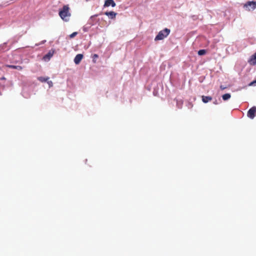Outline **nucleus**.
Returning <instances> with one entry per match:
<instances>
[{
    "instance_id": "nucleus-15",
    "label": "nucleus",
    "mask_w": 256,
    "mask_h": 256,
    "mask_svg": "<svg viewBox=\"0 0 256 256\" xmlns=\"http://www.w3.org/2000/svg\"><path fill=\"white\" fill-rule=\"evenodd\" d=\"M98 56L97 54H94L92 56V61L94 63L96 62V59L98 58Z\"/></svg>"
},
{
    "instance_id": "nucleus-20",
    "label": "nucleus",
    "mask_w": 256,
    "mask_h": 256,
    "mask_svg": "<svg viewBox=\"0 0 256 256\" xmlns=\"http://www.w3.org/2000/svg\"><path fill=\"white\" fill-rule=\"evenodd\" d=\"M0 80H5L6 78L4 77H2V78H0Z\"/></svg>"
},
{
    "instance_id": "nucleus-12",
    "label": "nucleus",
    "mask_w": 256,
    "mask_h": 256,
    "mask_svg": "<svg viewBox=\"0 0 256 256\" xmlns=\"http://www.w3.org/2000/svg\"><path fill=\"white\" fill-rule=\"evenodd\" d=\"M48 79H49L48 77L40 76V77L38 78V80L42 82H46Z\"/></svg>"
},
{
    "instance_id": "nucleus-3",
    "label": "nucleus",
    "mask_w": 256,
    "mask_h": 256,
    "mask_svg": "<svg viewBox=\"0 0 256 256\" xmlns=\"http://www.w3.org/2000/svg\"><path fill=\"white\" fill-rule=\"evenodd\" d=\"M244 7L249 11L253 10L256 8V2L248 1L244 4Z\"/></svg>"
},
{
    "instance_id": "nucleus-5",
    "label": "nucleus",
    "mask_w": 256,
    "mask_h": 256,
    "mask_svg": "<svg viewBox=\"0 0 256 256\" xmlns=\"http://www.w3.org/2000/svg\"><path fill=\"white\" fill-rule=\"evenodd\" d=\"M54 52V50H50L47 54L44 56L43 60L45 61L49 60L50 59V58L53 56Z\"/></svg>"
},
{
    "instance_id": "nucleus-8",
    "label": "nucleus",
    "mask_w": 256,
    "mask_h": 256,
    "mask_svg": "<svg viewBox=\"0 0 256 256\" xmlns=\"http://www.w3.org/2000/svg\"><path fill=\"white\" fill-rule=\"evenodd\" d=\"M82 58L83 55L82 54H78L74 58V63L76 64H79Z\"/></svg>"
},
{
    "instance_id": "nucleus-6",
    "label": "nucleus",
    "mask_w": 256,
    "mask_h": 256,
    "mask_svg": "<svg viewBox=\"0 0 256 256\" xmlns=\"http://www.w3.org/2000/svg\"><path fill=\"white\" fill-rule=\"evenodd\" d=\"M112 6V7H114L116 6V4L114 0H106L104 2V7H108L110 6Z\"/></svg>"
},
{
    "instance_id": "nucleus-2",
    "label": "nucleus",
    "mask_w": 256,
    "mask_h": 256,
    "mask_svg": "<svg viewBox=\"0 0 256 256\" xmlns=\"http://www.w3.org/2000/svg\"><path fill=\"white\" fill-rule=\"evenodd\" d=\"M170 30L168 28H165L160 30L154 38V40L157 41L164 39L170 34Z\"/></svg>"
},
{
    "instance_id": "nucleus-11",
    "label": "nucleus",
    "mask_w": 256,
    "mask_h": 256,
    "mask_svg": "<svg viewBox=\"0 0 256 256\" xmlns=\"http://www.w3.org/2000/svg\"><path fill=\"white\" fill-rule=\"evenodd\" d=\"M6 66L11 68L16 69L19 70H22V67L20 66H14L8 64Z\"/></svg>"
},
{
    "instance_id": "nucleus-18",
    "label": "nucleus",
    "mask_w": 256,
    "mask_h": 256,
    "mask_svg": "<svg viewBox=\"0 0 256 256\" xmlns=\"http://www.w3.org/2000/svg\"><path fill=\"white\" fill-rule=\"evenodd\" d=\"M255 84H256V80L251 82L250 84V86L255 85Z\"/></svg>"
},
{
    "instance_id": "nucleus-16",
    "label": "nucleus",
    "mask_w": 256,
    "mask_h": 256,
    "mask_svg": "<svg viewBox=\"0 0 256 256\" xmlns=\"http://www.w3.org/2000/svg\"><path fill=\"white\" fill-rule=\"evenodd\" d=\"M77 34H78L77 32H74L70 35V38H74L75 36H76L77 35Z\"/></svg>"
},
{
    "instance_id": "nucleus-4",
    "label": "nucleus",
    "mask_w": 256,
    "mask_h": 256,
    "mask_svg": "<svg viewBox=\"0 0 256 256\" xmlns=\"http://www.w3.org/2000/svg\"><path fill=\"white\" fill-rule=\"evenodd\" d=\"M247 116L249 118L253 119L256 116V106L250 108L248 112Z\"/></svg>"
},
{
    "instance_id": "nucleus-10",
    "label": "nucleus",
    "mask_w": 256,
    "mask_h": 256,
    "mask_svg": "<svg viewBox=\"0 0 256 256\" xmlns=\"http://www.w3.org/2000/svg\"><path fill=\"white\" fill-rule=\"evenodd\" d=\"M248 62L254 66L256 64V56H254V55L252 56L250 60H248Z\"/></svg>"
},
{
    "instance_id": "nucleus-14",
    "label": "nucleus",
    "mask_w": 256,
    "mask_h": 256,
    "mask_svg": "<svg viewBox=\"0 0 256 256\" xmlns=\"http://www.w3.org/2000/svg\"><path fill=\"white\" fill-rule=\"evenodd\" d=\"M198 53L199 56L204 55L206 53V50H200L198 51Z\"/></svg>"
},
{
    "instance_id": "nucleus-9",
    "label": "nucleus",
    "mask_w": 256,
    "mask_h": 256,
    "mask_svg": "<svg viewBox=\"0 0 256 256\" xmlns=\"http://www.w3.org/2000/svg\"><path fill=\"white\" fill-rule=\"evenodd\" d=\"M202 101L204 102V103H207L208 102H210L212 100V97L210 96H202Z\"/></svg>"
},
{
    "instance_id": "nucleus-7",
    "label": "nucleus",
    "mask_w": 256,
    "mask_h": 256,
    "mask_svg": "<svg viewBox=\"0 0 256 256\" xmlns=\"http://www.w3.org/2000/svg\"><path fill=\"white\" fill-rule=\"evenodd\" d=\"M104 14L107 16L110 19H114L115 18L117 14L113 11H111L105 12Z\"/></svg>"
},
{
    "instance_id": "nucleus-17",
    "label": "nucleus",
    "mask_w": 256,
    "mask_h": 256,
    "mask_svg": "<svg viewBox=\"0 0 256 256\" xmlns=\"http://www.w3.org/2000/svg\"><path fill=\"white\" fill-rule=\"evenodd\" d=\"M48 84L50 87L52 86L53 84H52V82L51 80L48 81Z\"/></svg>"
},
{
    "instance_id": "nucleus-19",
    "label": "nucleus",
    "mask_w": 256,
    "mask_h": 256,
    "mask_svg": "<svg viewBox=\"0 0 256 256\" xmlns=\"http://www.w3.org/2000/svg\"><path fill=\"white\" fill-rule=\"evenodd\" d=\"M226 86H220V88L222 90H224V89H226Z\"/></svg>"
},
{
    "instance_id": "nucleus-13",
    "label": "nucleus",
    "mask_w": 256,
    "mask_h": 256,
    "mask_svg": "<svg viewBox=\"0 0 256 256\" xmlns=\"http://www.w3.org/2000/svg\"><path fill=\"white\" fill-rule=\"evenodd\" d=\"M231 97V95L230 94H226L222 96V98L224 100H226L230 99Z\"/></svg>"
},
{
    "instance_id": "nucleus-1",
    "label": "nucleus",
    "mask_w": 256,
    "mask_h": 256,
    "mask_svg": "<svg viewBox=\"0 0 256 256\" xmlns=\"http://www.w3.org/2000/svg\"><path fill=\"white\" fill-rule=\"evenodd\" d=\"M59 16L64 20H68V18L70 16L68 6H64L62 9L60 10Z\"/></svg>"
}]
</instances>
